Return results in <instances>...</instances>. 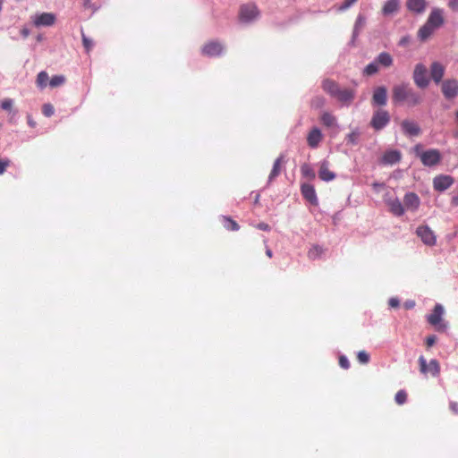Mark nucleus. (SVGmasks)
Wrapping results in <instances>:
<instances>
[{
    "mask_svg": "<svg viewBox=\"0 0 458 458\" xmlns=\"http://www.w3.org/2000/svg\"><path fill=\"white\" fill-rule=\"evenodd\" d=\"M283 163H284L283 156H280L279 157H277L276 159V161L274 162V165H273V168H272L269 177H268L269 182H272L276 177H277L279 175V174L281 173V167H282Z\"/></svg>",
    "mask_w": 458,
    "mask_h": 458,
    "instance_id": "bb28decb",
    "label": "nucleus"
},
{
    "mask_svg": "<svg viewBox=\"0 0 458 458\" xmlns=\"http://www.w3.org/2000/svg\"><path fill=\"white\" fill-rule=\"evenodd\" d=\"M365 24H366L365 16L359 14L356 19L355 24H354L353 38L357 37L360 34L361 30L364 28Z\"/></svg>",
    "mask_w": 458,
    "mask_h": 458,
    "instance_id": "c756f323",
    "label": "nucleus"
},
{
    "mask_svg": "<svg viewBox=\"0 0 458 458\" xmlns=\"http://www.w3.org/2000/svg\"><path fill=\"white\" fill-rule=\"evenodd\" d=\"M403 133L409 136H418L420 133V128L413 121L403 120L401 123Z\"/></svg>",
    "mask_w": 458,
    "mask_h": 458,
    "instance_id": "a211bd4d",
    "label": "nucleus"
},
{
    "mask_svg": "<svg viewBox=\"0 0 458 458\" xmlns=\"http://www.w3.org/2000/svg\"><path fill=\"white\" fill-rule=\"evenodd\" d=\"M442 92L445 98L451 99L458 96V81L446 80L442 83Z\"/></svg>",
    "mask_w": 458,
    "mask_h": 458,
    "instance_id": "1a4fd4ad",
    "label": "nucleus"
},
{
    "mask_svg": "<svg viewBox=\"0 0 458 458\" xmlns=\"http://www.w3.org/2000/svg\"><path fill=\"white\" fill-rule=\"evenodd\" d=\"M55 108L51 104H44L42 106V113L45 116L50 117L54 114Z\"/></svg>",
    "mask_w": 458,
    "mask_h": 458,
    "instance_id": "a19ab883",
    "label": "nucleus"
},
{
    "mask_svg": "<svg viewBox=\"0 0 458 458\" xmlns=\"http://www.w3.org/2000/svg\"><path fill=\"white\" fill-rule=\"evenodd\" d=\"M448 6L452 10H454V11L458 10V0H449Z\"/></svg>",
    "mask_w": 458,
    "mask_h": 458,
    "instance_id": "8fccbe9b",
    "label": "nucleus"
},
{
    "mask_svg": "<svg viewBox=\"0 0 458 458\" xmlns=\"http://www.w3.org/2000/svg\"><path fill=\"white\" fill-rule=\"evenodd\" d=\"M325 102L326 100L323 97L318 96L311 100V106L313 108L318 109L324 106Z\"/></svg>",
    "mask_w": 458,
    "mask_h": 458,
    "instance_id": "4c0bfd02",
    "label": "nucleus"
},
{
    "mask_svg": "<svg viewBox=\"0 0 458 458\" xmlns=\"http://www.w3.org/2000/svg\"><path fill=\"white\" fill-rule=\"evenodd\" d=\"M339 365L341 368H343L344 369H347L350 368V362H349L348 359L344 355L340 356V358H339Z\"/></svg>",
    "mask_w": 458,
    "mask_h": 458,
    "instance_id": "c03bdc74",
    "label": "nucleus"
},
{
    "mask_svg": "<svg viewBox=\"0 0 458 458\" xmlns=\"http://www.w3.org/2000/svg\"><path fill=\"white\" fill-rule=\"evenodd\" d=\"M259 16V11L254 4H245L241 5L239 11V19L242 22L249 23Z\"/></svg>",
    "mask_w": 458,
    "mask_h": 458,
    "instance_id": "20e7f679",
    "label": "nucleus"
},
{
    "mask_svg": "<svg viewBox=\"0 0 458 458\" xmlns=\"http://www.w3.org/2000/svg\"><path fill=\"white\" fill-rule=\"evenodd\" d=\"M450 409L451 411L455 413V414H458V403L456 402H451L450 403Z\"/></svg>",
    "mask_w": 458,
    "mask_h": 458,
    "instance_id": "603ef678",
    "label": "nucleus"
},
{
    "mask_svg": "<svg viewBox=\"0 0 458 458\" xmlns=\"http://www.w3.org/2000/svg\"><path fill=\"white\" fill-rule=\"evenodd\" d=\"M223 52V46L217 41H210L202 47V54L208 56H217Z\"/></svg>",
    "mask_w": 458,
    "mask_h": 458,
    "instance_id": "2eb2a0df",
    "label": "nucleus"
},
{
    "mask_svg": "<svg viewBox=\"0 0 458 458\" xmlns=\"http://www.w3.org/2000/svg\"><path fill=\"white\" fill-rule=\"evenodd\" d=\"M81 42H82V45L86 47V35L84 34L83 31H81Z\"/></svg>",
    "mask_w": 458,
    "mask_h": 458,
    "instance_id": "13d9d810",
    "label": "nucleus"
},
{
    "mask_svg": "<svg viewBox=\"0 0 458 458\" xmlns=\"http://www.w3.org/2000/svg\"><path fill=\"white\" fill-rule=\"evenodd\" d=\"M55 21H56V17L54 13H42L40 14L35 15V17L33 19V23L37 27H41V26L48 27V26L54 25Z\"/></svg>",
    "mask_w": 458,
    "mask_h": 458,
    "instance_id": "9d476101",
    "label": "nucleus"
},
{
    "mask_svg": "<svg viewBox=\"0 0 458 458\" xmlns=\"http://www.w3.org/2000/svg\"><path fill=\"white\" fill-rule=\"evenodd\" d=\"M321 140H322V133H321L320 130L318 128H313L309 132L308 137H307L308 145L310 148H315L318 146V144L320 143Z\"/></svg>",
    "mask_w": 458,
    "mask_h": 458,
    "instance_id": "4be33fe9",
    "label": "nucleus"
},
{
    "mask_svg": "<svg viewBox=\"0 0 458 458\" xmlns=\"http://www.w3.org/2000/svg\"><path fill=\"white\" fill-rule=\"evenodd\" d=\"M9 165L10 161L8 159L0 160V174H3L5 172Z\"/></svg>",
    "mask_w": 458,
    "mask_h": 458,
    "instance_id": "a18cd8bd",
    "label": "nucleus"
},
{
    "mask_svg": "<svg viewBox=\"0 0 458 458\" xmlns=\"http://www.w3.org/2000/svg\"><path fill=\"white\" fill-rule=\"evenodd\" d=\"M392 100L394 104L416 106L422 102V98L413 90L409 83H400L394 85L392 89Z\"/></svg>",
    "mask_w": 458,
    "mask_h": 458,
    "instance_id": "f257e3e1",
    "label": "nucleus"
},
{
    "mask_svg": "<svg viewBox=\"0 0 458 458\" xmlns=\"http://www.w3.org/2000/svg\"><path fill=\"white\" fill-rule=\"evenodd\" d=\"M444 314V308L440 304H436L434 310L430 315L428 316V322L432 326H439L437 328L440 330L441 328L445 329V325H440L442 320V316Z\"/></svg>",
    "mask_w": 458,
    "mask_h": 458,
    "instance_id": "9b49d317",
    "label": "nucleus"
},
{
    "mask_svg": "<svg viewBox=\"0 0 458 458\" xmlns=\"http://www.w3.org/2000/svg\"><path fill=\"white\" fill-rule=\"evenodd\" d=\"M378 71V64L376 62L369 64L365 70L364 73L367 75H373Z\"/></svg>",
    "mask_w": 458,
    "mask_h": 458,
    "instance_id": "e433bc0d",
    "label": "nucleus"
},
{
    "mask_svg": "<svg viewBox=\"0 0 458 458\" xmlns=\"http://www.w3.org/2000/svg\"><path fill=\"white\" fill-rule=\"evenodd\" d=\"M401 160V153L397 150L386 151L382 157V163L385 165H394Z\"/></svg>",
    "mask_w": 458,
    "mask_h": 458,
    "instance_id": "5701e85b",
    "label": "nucleus"
},
{
    "mask_svg": "<svg viewBox=\"0 0 458 458\" xmlns=\"http://www.w3.org/2000/svg\"><path fill=\"white\" fill-rule=\"evenodd\" d=\"M322 253V249L318 246H314L308 252V257L311 259L318 258Z\"/></svg>",
    "mask_w": 458,
    "mask_h": 458,
    "instance_id": "58836bf2",
    "label": "nucleus"
},
{
    "mask_svg": "<svg viewBox=\"0 0 458 458\" xmlns=\"http://www.w3.org/2000/svg\"><path fill=\"white\" fill-rule=\"evenodd\" d=\"M358 0H344L343 4L339 6V11H344L350 8L353 4H355Z\"/></svg>",
    "mask_w": 458,
    "mask_h": 458,
    "instance_id": "37998d69",
    "label": "nucleus"
},
{
    "mask_svg": "<svg viewBox=\"0 0 458 458\" xmlns=\"http://www.w3.org/2000/svg\"><path fill=\"white\" fill-rule=\"evenodd\" d=\"M390 122V114L386 110L378 109L374 112L370 120V125L376 131H380Z\"/></svg>",
    "mask_w": 458,
    "mask_h": 458,
    "instance_id": "423d86ee",
    "label": "nucleus"
},
{
    "mask_svg": "<svg viewBox=\"0 0 458 458\" xmlns=\"http://www.w3.org/2000/svg\"><path fill=\"white\" fill-rule=\"evenodd\" d=\"M301 191L303 198L311 205L317 206L318 204L315 188L309 183H303L301 186Z\"/></svg>",
    "mask_w": 458,
    "mask_h": 458,
    "instance_id": "4468645a",
    "label": "nucleus"
},
{
    "mask_svg": "<svg viewBox=\"0 0 458 458\" xmlns=\"http://www.w3.org/2000/svg\"><path fill=\"white\" fill-rule=\"evenodd\" d=\"M454 180L450 175H438L433 180V187L437 191H444L450 188Z\"/></svg>",
    "mask_w": 458,
    "mask_h": 458,
    "instance_id": "f8f14e48",
    "label": "nucleus"
},
{
    "mask_svg": "<svg viewBox=\"0 0 458 458\" xmlns=\"http://www.w3.org/2000/svg\"><path fill=\"white\" fill-rule=\"evenodd\" d=\"M411 42V37L410 36H404L399 41V46L401 47H407Z\"/></svg>",
    "mask_w": 458,
    "mask_h": 458,
    "instance_id": "de8ad7c7",
    "label": "nucleus"
},
{
    "mask_svg": "<svg viewBox=\"0 0 458 458\" xmlns=\"http://www.w3.org/2000/svg\"><path fill=\"white\" fill-rule=\"evenodd\" d=\"M445 74V67L438 62L432 63L430 66V76L432 80L437 84L439 83Z\"/></svg>",
    "mask_w": 458,
    "mask_h": 458,
    "instance_id": "aec40b11",
    "label": "nucleus"
},
{
    "mask_svg": "<svg viewBox=\"0 0 458 458\" xmlns=\"http://www.w3.org/2000/svg\"><path fill=\"white\" fill-rule=\"evenodd\" d=\"M388 304L391 308H397L400 305V301L397 298H391L388 301Z\"/></svg>",
    "mask_w": 458,
    "mask_h": 458,
    "instance_id": "09e8293b",
    "label": "nucleus"
},
{
    "mask_svg": "<svg viewBox=\"0 0 458 458\" xmlns=\"http://www.w3.org/2000/svg\"><path fill=\"white\" fill-rule=\"evenodd\" d=\"M335 174L329 170V163L324 160L319 165L318 177L325 182L333 181L335 178Z\"/></svg>",
    "mask_w": 458,
    "mask_h": 458,
    "instance_id": "f3484780",
    "label": "nucleus"
},
{
    "mask_svg": "<svg viewBox=\"0 0 458 458\" xmlns=\"http://www.w3.org/2000/svg\"><path fill=\"white\" fill-rule=\"evenodd\" d=\"M387 100V90L386 87H377L373 93L372 101L373 104L377 106H385Z\"/></svg>",
    "mask_w": 458,
    "mask_h": 458,
    "instance_id": "6ab92c4d",
    "label": "nucleus"
},
{
    "mask_svg": "<svg viewBox=\"0 0 458 458\" xmlns=\"http://www.w3.org/2000/svg\"><path fill=\"white\" fill-rule=\"evenodd\" d=\"M13 104L14 101L12 98H4L0 101V107L4 111L12 113L13 110Z\"/></svg>",
    "mask_w": 458,
    "mask_h": 458,
    "instance_id": "f704fd0d",
    "label": "nucleus"
},
{
    "mask_svg": "<svg viewBox=\"0 0 458 458\" xmlns=\"http://www.w3.org/2000/svg\"><path fill=\"white\" fill-rule=\"evenodd\" d=\"M49 81L50 80H49L47 72L45 71H42L37 76L36 84L38 88L44 89L47 87V82L49 83Z\"/></svg>",
    "mask_w": 458,
    "mask_h": 458,
    "instance_id": "7c9ffc66",
    "label": "nucleus"
},
{
    "mask_svg": "<svg viewBox=\"0 0 458 458\" xmlns=\"http://www.w3.org/2000/svg\"><path fill=\"white\" fill-rule=\"evenodd\" d=\"M222 221H223V225L225 226V228H226L227 230H230V231H238L240 226L239 225L237 224L236 221L233 220L231 217L229 216H223L222 218Z\"/></svg>",
    "mask_w": 458,
    "mask_h": 458,
    "instance_id": "2f4dec72",
    "label": "nucleus"
},
{
    "mask_svg": "<svg viewBox=\"0 0 458 458\" xmlns=\"http://www.w3.org/2000/svg\"><path fill=\"white\" fill-rule=\"evenodd\" d=\"M358 138H359V132L352 131L347 135L346 140L349 143L355 145V144H357Z\"/></svg>",
    "mask_w": 458,
    "mask_h": 458,
    "instance_id": "79ce46f5",
    "label": "nucleus"
},
{
    "mask_svg": "<svg viewBox=\"0 0 458 458\" xmlns=\"http://www.w3.org/2000/svg\"><path fill=\"white\" fill-rule=\"evenodd\" d=\"M451 205L453 207H458V194L453 196V198L451 199Z\"/></svg>",
    "mask_w": 458,
    "mask_h": 458,
    "instance_id": "5fc2aeb1",
    "label": "nucleus"
},
{
    "mask_svg": "<svg viewBox=\"0 0 458 458\" xmlns=\"http://www.w3.org/2000/svg\"><path fill=\"white\" fill-rule=\"evenodd\" d=\"M416 234L428 246H434L437 242V236L428 225L418 226Z\"/></svg>",
    "mask_w": 458,
    "mask_h": 458,
    "instance_id": "0eeeda50",
    "label": "nucleus"
},
{
    "mask_svg": "<svg viewBox=\"0 0 458 458\" xmlns=\"http://www.w3.org/2000/svg\"><path fill=\"white\" fill-rule=\"evenodd\" d=\"M426 22L435 30L440 28L444 24L443 11L438 8L433 9Z\"/></svg>",
    "mask_w": 458,
    "mask_h": 458,
    "instance_id": "dca6fc26",
    "label": "nucleus"
},
{
    "mask_svg": "<svg viewBox=\"0 0 458 458\" xmlns=\"http://www.w3.org/2000/svg\"><path fill=\"white\" fill-rule=\"evenodd\" d=\"M357 360L361 364H367L369 361V354L366 351H360L357 353Z\"/></svg>",
    "mask_w": 458,
    "mask_h": 458,
    "instance_id": "ea45409f",
    "label": "nucleus"
},
{
    "mask_svg": "<svg viewBox=\"0 0 458 458\" xmlns=\"http://www.w3.org/2000/svg\"><path fill=\"white\" fill-rule=\"evenodd\" d=\"M266 255H267L269 259H271V258L273 257V252H272V250H271L268 247H267V249H266Z\"/></svg>",
    "mask_w": 458,
    "mask_h": 458,
    "instance_id": "4d7b16f0",
    "label": "nucleus"
},
{
    "mask_svg": "<svg viewBox=\"0 0 458 458\" xmlns=\"http://www.w3.org/2000/svg\"><path fill=\"white\" fill-rule=\"evenodd\" d=\"M400 9V1L399 0H387L383 7H382V13L385 16L391 15Z\"/></svg>",
    "mask_w": 458,
    "mask_h": 458,
    "instance_id": "b1692460",
    "label": "nucleus"
},
{
    "mask_svg": "<svg viewBox=\"0 0 458 458\" xmlns=\"http://www.w3.org/2000/svg\"><path fill=\"white\" fill-rule=\"evenodd\" d=\"M428 70L422 64H417L413 72V81L418 88L425 89L429 84V79L427 76Z\"/></svg>",
    "mask_w": 458,
    "mask_h": 458,
    "instance_id": "39448f33",
    "label": "nucleus"
},
{
    "mask_svg": "<svg viewBox=\"0 0 458 458\" xmlns=\"http://www.w3.org/2000/svg\"><path fill=\"white\" fill-rule=\"evenodd\" d=\"M27 119H28V124H29L30 127L34 128V127L36 126V122H35V121H33V120L31 119V116H30V115H28V116H27Z\"/></svg>",
    "mask_w": 458,
    "mask_h": 458,
    "instance_id": "6e6d98bb",
    "label": "nucleus"
},
{
    "mask_svg": "<svg viewBox=\"0 0 458 458\" xmlns=\"http://www.w3.org/2000/svg\"><path fill=\"white\" fill-rule=\"evenodd\" d=\"M376 63L384 67H389L393 64V57L386 52H382L377 57Z\"/></svg>",
    "mask_w": 458,
    "mask_h": 458,
    "instance_id": "cd10ccee",
    "label": "nucleus"
},
{
    "mask_svg": "<svg viewBox=\"0 0 458 458\" xmlns=\"http://www.w3.org/2000/svg\"><path fill=\"white\" fill-rule=\"evenodd\" d=\"M321 123L327 127H333L336 125V118L328 112H324L320 117Z\"/></svg>",
    "mask_w": 458,
    "mask_h": 458,
    "instance_id": "c85d7f7f",
    "label": "nucleus"
},
{
    "mask_svg": "<svg viewBox=\"0 0 458 458\" xmlns=\"http://www.w3.org/2000/svg\"><path fill=\"white\" fill-rule=\"evenodd\" d=\"M436 30L426 22L418 31V38L421 41L427 40Z\"/></svg>",
    "mask_w": 458,
    "mask_h": 458,
    "instance_id": "a878e982",
    "label": "nucleus"
},
{
    "mask_svg": "<svg viewBox=\"0 0 458 458\" xmlns=\"http://www.w3.org/2000/svg\"><path fill=\"white\" fill-rule=\"evenodd\" d=\"M257 228H259V230H262V231H269L270 230V226L266 223H259L257 225Z\"/></svg>",
    "mask_w": 458,
    "mask_h": 458,
    "instance_id": "3c124183",
    "label": "nucleus"
},
{
    "mask_svg": "<svg viewBox=\"0 0 458 458\" xmlns=\"http://www.w3.org/2000/svg\"><path fill=\"white\" fill-rule=\"evenodd\" d=\"M322 89L344 105H350L354 98V90L341 89L335 81L329 79L323 81Z\"/></svg>",
    "mask_w": 458,
    "mask_h": 458,
    "instance_id": "f03ea898",
    "label": "nucleus"
},
{
    "mask_svg": "<svg viewBox=\"0 0 458 458\" xmlns=\"http://www.w3.org/2000/svg\"><path fill=\"white\" fill-rule=\"evenodd\" d=\"M420 205V199L419 196L414 192H408L403 197L404 208L414 212L417 211Z\"/></svg>",
    "mask_w": 458,
    "mask_h": 458,
    "instance_id": "ddd939ff",
    "label": "nucleus"
},
{
    "mask_svg": "<svg viewBox=\"0 0 458 458\" xmlns=\"http://www.w3.org/2000/svg\"><path fill=\"white\" fill-rule=\"evenodd\" d=\"M419 364L420 371L422 374L430 373L433 377H437L440 373L439 362L435 359L431 360L428 364L426 359L423 356H420L419 358Z\"/></svg>",
    "mask_w": 458,
    "mask_h": 458,
    "instance_id": "6e6552de",
    "label": "nucleus"
},
{
    "mask_svg": "<svg viewBox=\"0 0 458 458\" xmlns=\"http://www.w3.org/2000/svg\"><path fill=\"white\" fill-rule=\"evenodd\" d=\"M420 145L415 147V151L420 157L421 163L426 166H434L439 163L441 154L437 149H429L420 153Z\"/></svg>",
    "mask_w": 458,
    "mask_h": 458,
    "instance_id": "7ed1b4c3",
    "label": "nucleus"
},
{
    "mask_svg": "<svg viewBox=\"0 0 458 458\" xmlns=\"http://www.w3.org/2000/svg\"><path fill=\"white\" fill-rule=\"evenodd\" d=\"M66 79L64 75H55L49 81L51 88H57L64 84Z\"/></svg>",
    "mask_w": 458,
    "mask_h": 458,
    "instance_id": "72a5a7b5",
    "label": "nucleus"
},
{
    "mask_svg": "<svg viewBox=\"0 0 458 458\" xmlns=\"http://www.w3.org/2000/svg\"><path fill=\"white\" fill-rule=\"evenodd\" d=\"M387 205L389 207L390 212L394 216H401L404 214V206L398 199L388 200Z\"/></svg>",
    "mask_w": 458,
    "mask_h": 458,
    "instance_id": "393cba45",
    "label": "nucleus"
},
{
    "mask_svg": "<svg viewBox=\"0 0 458 458\" xmlns=\"http://www.w3.org/2000/svg\"><path fill=\"white\" fill-rule=\"evenodd\" d=\"M436 341H437L436 335H428L426 338V345H427V347L433 346L435 344Z\"/></svg>",
    "mask_w": 458,
    "mask_h": 458,
    "instance_id": "49530a36",
    "label": "nucleus"
},
{
    "mask_svg": "<svg viewBox=\"0 0 458 458\" xmlns=\"http://www.w3.org/2000/svg\"><path fill=\"white\" fill-rule=\"evenodd\" d=\"M87 44H88V50H89V45H90V42H89V39H88V41H87Z\"/></svg>",
    "mask_w": 458,
    "mask_h": 458,
    "instance_id": "bf43d9fd",
    "label": "nucleus"
},
{
    "mask_svg": "<svg viewBox=\"0 0 458 458\" xmlns=\"http://www.w3.org/2000/svg\"><path fill=\"white\" fill-rule=\"evenodd\" d=\"M21 35L23 37V38H27L29 35H30V30L28 28H22L21 30Z\"/></svg>",
    "mask_w": 458,
    "mask_h": 458,
    "instance_id": "864d4df0",
    "label": "nucleus"
},
{
    "mask_svg": "<svg viewBox=\"0 0 458 458\" xmlns=\"http://www.w3.org/2000/svg\"><path fill=\"white\" fill-rule=\"evenodd\" d=\"M394 400L399 405L405 403L407 401V393L404 390H399L394 396Z\"/></svg>",
    "mask_w": 458,
    "mask_h": 458,
    "instance_id": "c9c22d12",
    "label": "nucleus"
},
{
    "mask_svg": "<svg viewBox=\"0 0 458 458\" xmlns=\"http://www.w3.org/2000/svg\"><path fill=\"white\" fill-rule=\"evenodd\" d=\"M406 7L410 12L422 13L427 8L426 0H407Z\"/></svg>",
    "mask_w": 458,
    "mask_h": 458,
    "instance_id": "412c9836",
    "label": "nucleus"
},
{
    "mask_svg": "<svg viewBox=\"0 0 458 458\" xmlns=\"http://www.w3.org/2000/svg\"><path fill=\"white\" fill-rule=\"evenodd\" d=\"M301 174L304 177H307L310 180H314L315 179V176H316L315 172H314V170L311 168V166L310 165L303 164L301 166Z\"/></svg>",
    "mask_w": 458,
    "mask_h": 458,
    "instance_id": "473e14b6",
    "label": "nucleus"
}]
</instances>
